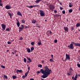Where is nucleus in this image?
Listing matches in <instances>:
<instances>
[{
  "label": "nucleus",
  "mask_w": 80,
  "mask_h": 80,
  "mask_svg": "<svg viewBox=\"0 0 80 80\" xmlns=\"http://www.w3.org/2000/svg\"><path fill=\"white\" fill-rule=\"evenodd\" d=\"M7 43L9 45H10L11 44V42H8Z\"/></svg>",
  "instance_id": "43"
},
{
  "label": "nucleus",
  "mask_w": 80,
  "mask_h": 80,
  "mask_svg": "<svg viewBox=\"0 0 80 80\" xmlns=\"http://www.w3.org/2000/svg\"><path fill=\"white\" fill-rule=\"evenodd\" d=\"M67 59H68L65 58V59L64 60V61H67Z\"/></svg>",
  "instance_id": "58"
},
{
  "label": "nucleus",
  "mask_w": 80,
  "mask_h": 80,
  "mask_svg": "<svg viewBox=\"0 0 80 80\" xmlns=\"http://www.w3.org/2000/svg\"><path fill=\"white\" fill-rule=\"evenodd\" d=\"M57 42V40H54V43H56Z\"/></svg>",
  "instance_id": "49"
},
{
  "label": "nucleus",
  "mask_w": 80,
  "mask_h": 80,
  "mask_svg": "<svg viewBox=\"0 0 80 80\" xmlns=\"http://www.w3.org/2000/svg\"><path fill=\"white\" fill-rule=\"evenodd\" d=\"M41 1V0H37L36 1H35V2H36V3H38V2H39Z\"/></svg>",
  "instance_id": "25"
},
{
  "label": "nucleus",
  "mask_w": 80,
  "mask_h": 80,
  "mask_svg": "<svg viewBox=\"0 0 80 80\" xmlns=\"http://www.w3.org/2000/svg\"><path fill=\"white\" fill-rule=\"evenodd\" d=\"M79 26H80V24H79V23H77V25H76V27H79Z\"/></svg>",
  "instance_id": "29"
},
{
  "label": "nucleus",
  "mask_w": 80,
  "mask_h": 80,
  "mask_svg": "<svg viewBox=\"0 0 80 80\" xmlns=\"http://www.w3.org/2000/svg\"><path fill=\"white\" fill-rule=\"evenodd\" d=\"M48 32H50V34H48V37H49V34L52 35V32H51V31H48Z\"/></svg>",
  "instance_id": "19"
},
{
  "label": "nucleus",
  "mask_w": 80,
  "mask_h": 80,
  "mask_svg": "<svg viewBox=\"0 0 80 80\" xmlns=\"http://www.w3.org/2000/svg\"><path fill=\"white\" fill-rule=\"evenodd\" d=\"M79 52L80 53V49L79 50Z\"/></svg>",
  "instance_id": "64"
},
{
  "label": "nucleus",
  "mask_w": 80,
  "mask_h": 80,
  "mask_svg": "<svg viewBox=\"0 0 80 80\" xmlns=\"http://www.w3.org/2000/svg\"><path fill=\"white\" fill-rule=\"evenodd\" d=\"M4 78H5L6 80L8 79V77L6 76L5 75H4Z\"/></svg>",
  "instance_id": "30"
},
{
  "label": "nucleus",
  "mask_w": 80,
  "mask_h": 80,
  "mask_svg": "<svg viewBox=\"0 0 80 80\" xmlns=\"http://www.w3.org/2000/svg\"><path fill=\"white\" fill-rule=\"evenodd\" d=\"M22 71L21 70H16V72H17V74H19V72L20 73H22Z\"/></svg>",
  "instance_id": "12"
},
{
  "label": "nucleus",
  "mask_w": 80,
  "mask_h": 80,
  "mask_svg": "<svg viewBox=\"0 0 80 80\" xmlns=\"http://www.w3.org/2000/svg\"><path fill=\"white\" fill-rule=\"evenodd\" d=\"M40 15L41 17H44L45 16V12L43 11L39 10Z\"/></svg>",
  "instance_id": "4"
},
{
  "label": "nucleus",
  "mask_w": 80,
  "mask_h": 80,
  "mask_svg": "<svg viewBox=\"0 0 80 80\" xmlns=\"http://www.w3.org/2000/svg\"><path fill=\"white\" fill-rule=\"evenodd\" d=\"M30 80H34V79H33L32 78H31L30 79Z\"/></svg>",
  "instance_id": "53"
},
{
  "label": "nucleus",
  "mask_w": 80,
  "mask_h": 80,
  "mask_svg": "<svg viewBox=\"0 0 80 80\" xmlns=\"http://www.w3.org/2000/svg\"><path fill=\"white\" fill-rule=\"evenodd\" d=\"M49 8L51 11H53V9L54 8V7L52 4H50L49 5Z\"/></svg>",
  "instance_id": "6"
},
{
  "label": "nucleus",
  "mask_w": 80,
  "mask_h": 80,
  "mask_svg": "<svg viewBox=\"0 0 80 80\" xmlns=\"http://www.w3.org/2000/svg\"><path fill=\"white\" fill-rule=\"evenodd\" d=\"M41 80H44V79H42V78H41Z\"/></svg>",
  "instance_id": "63"
},
{
  "label": "nucleus",
  "mask_w": 80,
  "mask_h": 80,
  "mask_svg": "<svg viewBox=\"0 0 80 80\" xmlns=\"http://www.w3.org/2000/svg\"><path fill=\"white\" fill-rule=\"evenodd\" d=\"M17 26L19 27H20V22L18 21V20H17Z\"/></svg>",
  "instance_id": "16"
},
{
  "label": "nucleus",
  "mask_w": 80,
  "mask_h": 80,
  "mask_svg": "<svg viewBox=\"0 0 80 80\" xmlns=\"http://www.w3.org/2000/svg\"><path fill=\"white\" fill-rule=\"evenodd\" d=\"M31 50H30V48H28L27 49V51L28 52V53H30L31 52Z\"/></svg>",
  "instance_id": "18"
},
{
  "label": "nucleus",
  "mask_w": 80,
  "mask_h": 80,
  "mask_svg": "<svg viewBox=\"0 0 80 80\" xmlns=\"http://www.w3.org/2000/svg\"><path fill=\"white\" fill-rule=\"evenodd\" d=\"M36 72L37 74L41 73V74H43V75L41 76V78L44 79L47 77V76L50 74V73L52 72V71H51V70L48 68V67L47 65H45L44 67V69H41L40 70V71H38Z\"/></svg>",
  "instance_id": "1"
},
{
  "label": "nucleus",
  "mask_w": 80,
  "mask_h": 80,
  "mask_svg": "<svg viewBox=\"0 0 80 80\" xmlns=\"http://www.w3.org/2000/svg\"><path fill=\"white\" fill-rule=\"evenodd\" d=\"M77 67H78V68H80V64H77Z\"/></svg>",
  "instance_id": "41"
},
{
  "label": "nucleus",
  "mask_w": 80,
  "mask_h": 80,
  "mask_svg": "<svg viewBox=\"0 0 80 80\" xmlns=\"http://www.w3.org/2000/svg\"><path fill=\"white\" fill-rule=\"evenodd\" d=\"M17 15L19 16H21V17H22V15L21 13V12L20 11L18 12H17Z\"/></svg>",
  "instance_id": "11"
},
{
  "label": "nucleus",
  "mask_w": 80,
  "mask_h": 80,
  "mask_svg": "<svg viewBox=\"0 0 80 80\" xmlns=\"http://www.w3.org/2000/svg\"><path fill=\"white\" fill-rule=\"evenodd\" d=\"M16 52H17V51L14 50V52L16 53Z\"/></svg>",
  "instance_id": "56"
},
{
  "label": "nucleus",
  "mask_w": 80,
  "mask_h": 80,
  "mask_svg": "<svg viewBox=\"0 0 80 80\" xmlns=\"http://www.w3.org/2000/svg\"><path fill=\"white\" fill-rule=\"evenodd\" d=\"M12 78L14 79H15L16 78H17V77H16V76L15 75H13L12 76Z\"/></svg>",
  "instance_id": "20"
},
{
  "label": "nucleus",
  "mask_w": 80,
  "mask_h": 80,
  "mask_svg": "<svg viewBox=\"0 0 80 80\" xmlns=\"http://www.w3.org/2000/svg\"><path fill=\"white\" fill-rule=\"evenodd\" d=\"M1 26L2 28V31H4V30L5 29V28H6V26H5V25H4V24H2Z\"/></svg>",
  "instance_id": "7"
},
{
  "label": "nucleus",
  "mask_w": 80,
  "mask_h": 80,
  "mask_svg": "<svg viewBox=\"0 0 80 80\" xmlns=\"http://www.w3.org/2000/svg\"><path fill=\"white\" fill-rule=\"evenodd\" d=\"M78 76L80 77V74H78V75H77V74L76 73V76L75 77H72V79H73L72 80H77V78H78Z\"/></svg>",
  "instance_id": "5"
},
{
  "label": "nucleus",
  "mask_w": 80,
  "mask_h": 80,
  "mask_svg": "<svg viewBox=\"0 0 80 80\" xmlns=\"http://www.w3.org/2000/svg\"><path fill=\"white\" fill-rule=\"evenodd\" d=\"M23 40V38H22V37H21V38H20V40L21 41Z\"/></svg>",
  "instance_id": "45"
},
{
  "label": "nucleus",
  "mask_w": 80,
  "mask_h": 80,
  "mask_svg": "<svg viewBox=\"0 0 80 80\" xmlns=\"http://www.w3.org/2000/svg\"><path fill=\"white\" fill-rule=\"evenodd\" d=\"M37 27L38 28H40L39 26H38Z\"/></svg>",
  "instance_id": "60"
},
{
  "label": "nucleus",
  "mask_w": 80,
  "mask_h": 80,
  "mask_svg": "<svg viewBox=\"0 0 80 80\" xmlns=\"http://www.w3.org/2000/svg\"><path fill=\"white\" fill-rule=\"evenodd\" d=\"M60 10H62L63 9V8H62L61 7H60Z\"/></svg>",
  "instance_id": "50"
},
{
  "label": "nucleus",
  "mask_w": 80,
  "mask_h": 80,
  "mask_svg": "<svg viewBox=\"0 0 80 80\" xmlns=\"http://www.w3.org/2000/svg\"><path fill=\"white\" fill-rule=\"evenodd\" d=\"M1 67H2V68H5V67H4V66H3L2 65H1Z\"/></svg>",
  "instance_id": "35"
},
{
  "label": "nucleus",
  "mask_w": 80,
  "mask_h": 80,
  "mask_svg": "<svg viewBox=\"0 0 80 80\" xmlns=\"http://www.w3.org/2000/svg\"><path fill=\"white\" fill-rule=\"evenodd\" d=\"M11 7L9 5H6L5 6V8L7 9H9L11 8Z\"/></svg>",
  "instance_id": "10"
},
{
  "label": "nucleus",
  "mask_w": 80,
  "mask_h": 80,
  "mask_svg": "<svg viewBox=\"0 0 80 80\" xmlns=\"http://www.w3.org/2000/svg\"><path fill=\"white\" fill-rule=\"evenodd\" d=\"M8 15H9V17H12V14H11V13H10L9 12L8 13Z\"/></svg>",
  "instance_id": "28"
},
{
  "label": "nucleus",
  "mask_w": 80,
  "mask_h": 80,
  "mask_svg": "<svg viewBox=\"0 0 80 80\" xmlns=\"http://www.w3.org/2000/svg\"><path fill=\"white\" fill-rule=\"evenodd\" d=\"M60 16V15L59 14H56V15H55V16L56 17H59Z\"/></svg>",
  "instance_id": "39"
},
{
  "label": "nucleus",
  "mask_w": 80,
  "mask_h": 80,
  "mask_svg": "<svg viewBox=\"0 0 80 80\" xmlns=\"http://www.w3.org/2000/svg\"><path fill=\"white\" fill-rule=\"evenodd\" d=\"M73 72V70H72V68L70 67L69 69V73H67V76H70L72 75V73Z\"/></svg>",
  "instance_id": "3"
},
{
  "label": "nucleus",
  "mask_w": 80,
  "mask_h": 80,
  "mask_svg": "<svg viewBox=\"0 0 80 80\" xmlns=\"http://www.w3.org/2000/svg\"><path fill=\"white\" fill-rule=\"evenodd\" d=\"M5 31H11V28H6V29H5Z\"/></svg>",
  "instance_id": "15"
},
{
  "label": "nucleus",
  "mask_w": 80,
  "mask_h": 80,
  "mask_svg": "<svg viewBox=\"0 0 80 80\" xmlns=\"http://www.w3.org/2000/svg\"><path fill=\"white\" fill-rule=\"evenodd\" d=\"M79 10H80V6L79 7Z\"/></svg>",
  "instance_id": "61"
},
{
  "label": "nucleus",
  "mask_w": 80,
  "mask_h": 80,
  "mask_svg": "<svg viewBox=\"0 0 80 80\" xmlns=\"http://www.w3.org/2000/svg\"><path fill=\"white\" fill-rule=\"evenodd\" d=\"M73 6V5L71 3H69V7L70 8L72 7Z\"/></svg>",
  "instance_id": "22"
},
{
  "label": "nucleus",
  "mask_w": 80,
  "mask_h": 80,
  "mask_svg": "<svg viewBox=\"0 0 80 80\" xmlns=\"http://www.w3.org/2000/svg\"><path fill=\"white\" fill-rule=\"evenodd\" d=\"M28 71L27 72H26V73H28L29 72V71H30V67H28Z\"/></svg>",
  "instance_id": "24"
},
{
  "label": "nucleus",
  "mask_w": 80,
  "mask_h": 80,
  "mask_svg": "<svg viewBox=\"0 0 80 80\" xmlns=\"http://www.w3.org/2000/svg\"><path fill=\"white\" fill-rule=\"evenodd\" d=\"M51 57L52 59H53V54H51Z\"/></svg>",
  "instance_id": "44"
},
{
  "label": "nucleus",
  "mask_w": 80,
  "mask_h": 80,
  "mask_svg": "<svg viewBox=\"0 0 80 80\" xmlns=\"http://www.w3.org/2000/svg\"><path fill=\"white\" fill-rule=\"evenodd\" d=\"M9 52V50H7V52Z\"/></svg>",
  "instance_id": "59"
},
{
  "label": "nucleus",
  "mask_w": 80,
  "mask_h": 80,
  "mask_svg": "<svg viewBox=\"0 0 80 80\" xmlns=\"http://www.w3.org/2000/svg\"><path fill=\"white\" fill-rule=\"evenodd\" d=\"M27 7L29 8H33V6H27Z\"/></svg>",
  "instance_id": "21"
},
{
  "label": "nucleus",
  "mask_w": 80,
  "mask_h": 80,
  "mask_svg": "<svg viewBox=\"0 0 80 80\" xmlns=\"http://www.w3.org/2000/svg\"><path fill=\"white\" fill-rule=\"evenodd\" d=\"M74 29V28L73 27H71V30L72 31Z\"/></svg>",
  "instance_id": "47"
},
{
  "label": "nucleus",
  "mask_w": 80,
  "mask_h": 80,
  "mask_svg": "<svg viewBox=\"0 0 80 80\" xmlns=\"http://www.w3.org/2000/svg\"><path fill=\"white\" fill-rule=\"evenodd\" d=\"M63 28H64V30L65 31H68V28H67V27H64Z\"/></svg>",
  "instance_id": "14"
},
{
  "label": "nucleus",
  "mask_w": 80,
  "mask_h": 80,
  "mask_svg": "<svg viewBox=\"0 0 80 80\" xmlns=\"http://www.w3.org/2000/svg\"><path fill=\"white\" fill-rule=\"evenodd\" d=\"M62 14H65V10H63L62 11Z\"/></svg>",
  "instance_id": "40"
},
{
  "label": "nucleus",
  "mask_w": 80,
  "mask_h": 80,
  "mask_svg": "<svg viewBox=\"0 0 80 80\" xmlns=\"http://www.w3.org/2000/svg\"><path fill=\"white\" fill-rule=\"evenodd\" d=\"M24 25H21V27H19V29H24Z\"/></svg>",
  "instance_id": "17"
},
{
  "label": "nucleus",
  "mask_w": 80,
  "mask_h": 80,
  "mask_svg": "<svg viewBox=\"0 0 80 80\" xmlns=\"http://www.w3.org/2000/svg\"><path fill=\"white\" fill-rule=\"evenodd\" d=\"M73 45H74L75 47H80V43H75L74 42H72V41H71V43H70V45L67 46V48H70V49H73L74 48Z\"/></svg>",
  "instance_id": "2"
},
{
  "label": "nucleus",
  "mask_w": 80,
  "mask_h": 80,
  "mask_svg": "<svg viewBox=\"0 0 80 80\" xmlns=\"http://www.w3.org/2000/svg\"><path fill=\"white\" fill-rule=\"evenodd\" d=\"M31 22H32L33 24H35V23H36L37 21L36 20H32V21H31Z\"/></svg>",
  "instance_id": "23"
},
{
  "label": "nucleus",
  "mask_w": 80,
  "mask_h": 80,
  "mask_svg": "<svg viewBox=\"0 0 80 80\" xmlns=\"http://www.w3.org/2000/svg\"><path fill=\"white\" fill-rule=\"evenodd\" d=\"M23 29H19V32H21V31H22V30H23Z\"/></svg>",
  "instance_id": "42"
},
{
  "label": "nucleus",
  "mask_w": 80,
  "mask_h": 80,
  "mask_svg": "<svg viewBox=\"0 0 80 80\" xmlns=\"http://www.w3.org/2000/svg\"><path fill=\"white\" fill-rule=\"evenodd\" d=\"M4 46H5V47H7V45H6V44H5V45H4Z\"/></svg>",
  "instance_id": "62"
},
{
  "label": "nucleus",
  "mask_w": 80,
  "mask_h": 80,
  "mask_svg": "<svg viewBox=\"0 0 80 80\" xmlns=\"http://www.w3.org/2000/svg\"><path fill=\"white\" fill-rule=\"evenodd\" d=\"M42 44V43H41V41L40 40H39V41H38V46H40V45H41Z\"/></svg>",
  "instance_id": "13"
},
{
  "label": "nucleus",
  "mask_w": 80,
  "mask_h": 80,
  "mask_svg": "<svg viewBox=\"0 0 80 80\" xmlns=\"http://www.w3.org/2000/svg\"><path fill=\"white\" fill-rule=\"evenodd\" d=\"M59 3H60V4L61 5H62V4L61 3V2H59Z\"/></svg>",
  "instance_id": "54"
},
{
  "label": "nucleus",
  "mask_w": 80,
  "mask_h": 80,
  "mask_svg": "<svg viewBox=\"0 0 80 80\" xmlns=\"http://www.w3.org/2000/svg\"><path fill=\"white\" fill-rule=\"evenodd\" d=\"M25 29H26V28H28V27H27V26H25Z\"/></svg>",
  "instance_id": "55"
},
{
  "label": "nucleus",
  "mask_w": 80,
  "mask_h": 80,
  "mask_svg": "<svg viewBox=\"0 0 80 80\" xmlns=\"http://www.w3.org/2000/svg\"><path fill=\"white\" fill-rule=\"evenodd\" d=\"M34 49V48L33 47H32L31 48V49H30V50H31V51H32L33 50V49Z\"/></svg>",
  "instance_id": "33"
},
{
  "label": "nucleus",
  "mask_w": 80,
  "mask_h": 80,
  "mask_svg": "<svg viewBox=\"0 0 80 80\" xmlns=\"http://www.w3.org/2000/svg\"><path fill=\"white\" fill-rule=\"evenodd\" d=\"M72 9H71L69 10L68 12L69 13H71V12H72Z\"/></svg>",
  "instance_id": "31"
},
{
  "label": "nucleus",
  "mask_w": 80,
  "mask_h": 80,
  "mask_svg": "<svg viewBox=\"0 0 80 80\" xmlns=\"http://www.w3.org/2000/svg\"><path fill=\"white\" fill-rule=\"evenodd\" d=\"M3 5V4L2 3H0V6H2Z\"/></svg>",
  "instance_id": "51"
},
{
  "label": "nucleus",
  "mask_w": 80,
  "mask_h": 80,
  "mask_svg": "<svg viewBox=\"0 0 80 80\" xmlns=\"http://www.w3.org/2000/svg\"><path fill=\"white\" fill-rule=\"evenodd\" d=\"M2 0H0V3H2Z\"/></svg>",
  "instance_id": "57"
},
{
  "label": "nucleus",
  "mask_w": 80,
  "mask_h": 80,
  "mask_svg": "<svg viewBox=\"0 0 80 80\" xmlns=\"http://www.w3.org/2000/svg\"><path fill=\"white\" fill-rule=\"evenodd\" d=\"M28 73H25V74H24V75L22 76V78L24 79L25 78L28 76Z\"/></svg>",
  "instance_id": "9"
},
{
  "label": "nucleus",
  "mask_w": 80,
  "mask_h": 80,
  "mask_svg": "<svg viewBox=\"0 0 80 80\" xmlns=\"http://www.w3.org/2000/svg\"><path fill=\"white\" fill-rule=\"evenodd\" d=\"M54 13H57V11L56 10H55L54 11Z\"/></svg>",
  "instance_id": "52"
},
{
  "label": "nucleus",
  "mask_w": 80,
  "mask_h": 80,
  "mask_svg": "<svg viewBox=\"0 0 80 80\" xmlns=\"http://www.w3.org/2000/svg\"><path fill=\"white\" fill-rule=\"evenodd\" d=\"M41 63H44V60H42L41 61Z\"/></svg>",
  "instance_id": "48"
},
{
  "label": "nucleus",
  "mask_w": 80,
  "mask_h": 80,
  "mask_svg": "<svg viewBox=\"0 0 80 80\" xmlns=\"http://www.w3.org/2000/svg\"><path fill=\"white\" fill-rule=\"evenodd\" d=\"M34 44V42H31V45H33Z\"/></svg>",
  "instance_id": "38"
},
{
  "label": "nucleus",
  "mask_w": 80,
  "mask_h": 80,
  "mask_svg": "<svg viewBox=\"0 0 80 80\" xmlns=\"http://www.w3.org/2000/svg\"><path fill=\"white\" fill-rule=\"evenodd\" d=\"M27 62V59H26V58H24V63H26V62Z\"/></svg>",
  "instance_id": "34"
},
{
  "label": "nucleus",
  "mask_w": 80,
  "mask_h": 80,
  "mask_svg": "<svg viewBox=\"0 0 80 80\" xmlns=\"http://www.w3.org/2000/svg\"><path fill=\"white\" fill-rule=\"evenodd\" d=\"M38 67L40 68H42V65L41 64H39V65L38 66Z\"/></svg>",
  "instance_id": "32"
},
{
  "label": "nucleus",
  "mask_w": 80,
  "mask_h": 80,
  "mask_svg": "<svg viewBox=\"0 0 80 80\" xmlns=\"http://www.w3.org/2000/svg\"><path fill=\"white\" fill-rule=\"evenodd\" d=\"M33 7H40V6L38 5H33Z\"/></svg>",
  "instance_id": "27"
},
{
  "label": "nucleus",
  "mask_w": 80,
  "mask_h": 80,
  "mask_svg": "<svg viewBox=\"0 0 80 80\" xmlns=\"http://www.w3.org/2000/svg\"><path fill=\"white\" fill-rule=\"evenodd\" d=\"M26 58H27V60H28V61H31V59L30 58H28V57H26Z\"/></svg>",
  "instance_id": "26"
},
{
  "label": "nucleus",
  "mask_w": 80,
  "mask_h": 80,
  "mask_svg": "<svg viewBox=\"0 0 80 80\" xmlns=\"http://www.w3.org/2000/svg\"><path fill=\"white\" fill-rule=\"evenodd\" d=\"M26 62H27L28 63H31V61H26Z\"/></svg>",
  "instance_id": "46"
},
{
  "label": "nucleus",
  "mask_w": 80,
  "mask_h": 80,
  "mask_svg": "<svg viewBox=\"0 0 80 80\" xmlns=\"http://www.w3.org/2000/svg\"><path fill=\"white\" fill-rule=\"evenodd\" d=\"M50 62H53V60L52 59H50Z\"/></svg>",
  "instance_id": "36"
},
{
  "label": "nucleus",
  "mask_w": 80,
  "mask_h": 80,
  "mask_svg": "<svg viewBox=\"0 0 80 80\" xmlns=\"http://www.w3.org/2000/svg\"><path fill=\"white\" fill-rule=\"evenodd\" d=\"M21 22L22 23V24L24 23L25 22V20H21Z\"/></svg>",
  "instance_id": "37"
},
{
  "label": "nucleus",
  "mask_w": 80,
  "mask_h": 80,
  "mask_svg": "<svg viewBox=\"0 0 80 80\" xmlns=\"http://www.w3.org/2000/svg\"><path fill=\"white\" fill-rule=\"evenodd\" d=\"M65 59H68V60H70V55H67V54H66V58Z\"/></svg>",
  "instance_id": "8"
}]
</instances>
